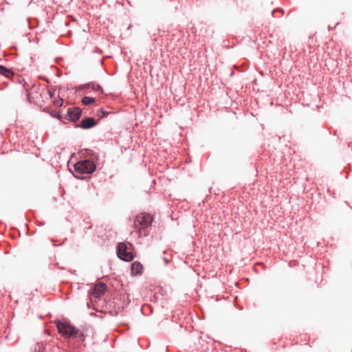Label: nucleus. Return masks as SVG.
Masks as SVG:
<instances>
[{"mask_svg": "<svg viewBox=\"0 0 352 352\" xmlns=\"http://www.w3.org/2000/svg\"><path fill=\"white\" fill-rule=\"evenodd\" d=\"M96 125V122L93 118H85L80 122V127L82 129H89Z\"/></svg>", "mask_w": 352, "mask_h": 352, "instance_id": "obj_6", "label": "nucleus"}, {"mask_svg": "<svg viewBox=\"0 0 352 352\" xmlns=\"http://www.w3.org/2000/svg\"><path fill=\"white\" fill-rule=\"evenodd\" d=\"M140 222V224L142 226H151V221H139Z\"/></svg>", "mask_w": 352, "mask_h": 352, "instance_id": "obj_13", "label": "nucleus"}, {"mask_svg": "<svg viewBox=\"0 0 352 352\" xmlns=\"http://www.w3.org/2000/svg\"><path fill=\"white\" fill-rule=\"evenodd\" d=\"M57 118H60V115H58V116H57Z\"/></svg>", "mask_w": 352, "mask_h": 352, "instance_id": "obj_15", "label": "nucleus"}, {"mask_svg": "<svg viewBox=\"0 0 352 352\" xmlns=\"http://www.w3.org/2000/svg\"><path fill=\"white\" fill-rule=\"evenodd\" d=\"M154 218V216L148 213L142 212L136 217V220H153Z\"/></svg>", "mask_w": 352, "mask_h": 352, "instance_id": "obj_8", "label": "nucleus"}, {"mask_svg": "<svg viewBox=\"0 0 352 352\" xmlns=\"http://www.w3.org/2000/svg\"><path fill=\"white\" fill-rule=\"evenodd\" d=\"M131 270L133 275H140L142 273L143 266L140 263L135 261L131 264Z\"/></svg>", "mask_w": 352, "mask_h": 352, "instance_id": "obj_7", "label": "nucleus"}, {"mask_svg": "<svg viewBox=\"0 0 352 352\" xmlns=\"http://www.w3.org/2000/svg\"><path fill=\"white\" fill-rule=\"evenodd\" d=\"M81 109L78 107L69 108L67 110V116L71 121L76 122L80 117Z\"/></svg>", "mask_w": 352, "mask_h": 352, "instance_id": "obj_4", "label": "nucleus"}, {"mask_svg": "<svg viewBox=\"0 0 352 352\" xmlns=\"http://www.w3.org/2000/svg\"><path fill=\"white\" fill-rule=\"evenodd\" d=\"M118 256L124 261H131L134 258L133 253L129 250L124 243H119L117 247Z\"/></svg>", "mask_w": 352, "mask_h": 352, "instance_id": "obj_3", "label": "nucleus"}, {"mask_svg": "<svg viewBox=\"0 0 352 352\" xmlns=\"http://www.w3.org/2000/svg\"><path fill=\"white\" fill-rule=\"evenodd\" d=\"M58 333L65 338H79L84 341L85 336L80 330L67 322L57 321L56 322Z\"/></svg>", "mask_w": 352, "mask_h": 352, "instance_id": "obj_1", "label": "nucleus"}, {"mask_svg": "<svg viewBox=\"0 0 352 352\" xmlns=\"http://www.w3.org/2000/svg\"><path fill=\"white\" fill-rule=\"evenodd\" d=\"M109 112L104 111L103 109H99L96 112V116L99 117V118H102L109 115Z\"/></svg>", "mask_w": 352, "mask_h": 352, "instance_id": "obj_11", "label": "nucleus"}, {"mask_svg": "<svg viewBox=\"0 0 352 352\" xmlns=\"http://www.w3.org/2000/svg\"><path fill=\"white\" fill-rule=\"evenodd\" d=\"M0 74H3L6 77L13 76V73L12 72V71L1 65H0Z\"/></svg>", "mask_w": 352, "mask_h": 352, "instance_id": "obj_9", "label": "nucleus"}, {"mask_svg": "<svg viewBox=\"0 0 352 352\" xmlns=\"http://www.w3.org/2000/svg\"><path fill=\"white\" fill-rule=\"evenodd\" d=\"M106 285L103 283H98L94 285L93 289V296L95 298H100L106 290Z\"/></svg>", "mask_w": 352, "mask_h": 352, "instance_id": "obj_5", "label": "nucleus"}, {"mask_svg": "<svg viewBox=\"0 0 352 352\" xmlns=\"http://www.w3.org/2000/svg\"><path fill=\"white\" fill-rule=\"evenodd\" d=\"M63 104V100L62 99L55 101L54 104L57 107H61Z\"/></svg>", "mask_w": 352, "mask_h": 352, "instance_id": "obj_12", "label": "nucleus"}, {"mask_svg": "<svg viewBox=\"0 0 352 352\" xmlns=\"http://www.w3.org/2000/svg\"><path fill=\"white\" fill-rule=\"evenodd\" d=\"M95 169V164L90 160L80 161L74 165L75 171L80 174L91 173Z\"/></svg>", "mask_w": 352, "mask_h": 352, "instance_id": "obj_2", "label": "nucleus"}, {"mask_svg": "<svg viewBox=\"0 0 352 352\" xmlns=\"http://www.w3.org/2000/svg\"><path fill=\"white\" fill-rule=\"evenodd\" d=\"M95 102V98L92 97L85 96L82 98V104L87 105L92 104Z\"/></svg>", "mask_w": 352, "mask_h": 352, "instance_id": "obj_10", "label": "nucleus"}, {"mask_svg": "<svg viewBox=\"0 0 352 352\" xmlns=\"http://www.w3.org/2000/svg\"><path fill=\"white\" fill-rule=\"evenodd\" d=\"M96 90L98 91L99 92H102V88L100 86H97Z\"/></svg>", "mask_w": 352, "mask_h": 352, "instance_id": "obj_14", "label": "nucleus"}]
</instances>
